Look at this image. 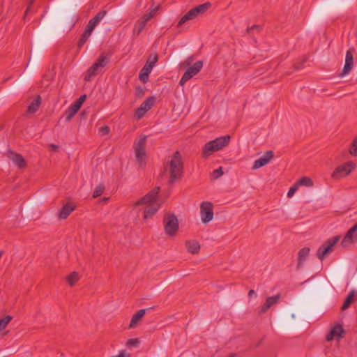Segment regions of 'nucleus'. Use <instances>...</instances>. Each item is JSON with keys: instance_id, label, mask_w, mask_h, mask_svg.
<instances>
[{"instance_id": "1", "label": "nucleus", "mask_w": 357, "mask_h": 357, "mask_svg": "<svg viewBox=\"0 0 357 357\" xmlns=\"http://www.w3.org/2000/svg\"><path fill=\"white\" fill-rule=\"evenodd\" d=\"M230 139L229 135H225L207 142L203 148L202 157L207 158L213 152L222 149L229 144Z\"/></svg>"}, {"instance_id": "2", "label": "nucleus", "mask_w": 357, "mask_h": 357, "mask_svg": "<svg viewBox=\"0 0 357 357\" xmlns=\"http://www.w3.org/2000/svg\"><path fill=\"white\" fill-rule=\"evenodd\" d=\"M106 10H101L97 15H96L93 18H91L88 24L86 25L85 30L83 33L81 35V37L77 43L78 49H81L87 41L88 38L92 33L95 27L98 24V23L102 20V19L106 15Z\"/></svg>"}, {"instance_id": "3", "label": "nucleus", "mask_w": 357, "mask_h": 357, "mask_svg": "<svg viewBox=\"0 0 357 357\" xmlns=\"http://www.w3.org/2000/svg\"><path fill=\"white\" fill-rule=\"evenodd\" d=\"M111 56V53H102L94 63L87 70L84 80L89 82L92 77L97 75L108 64Z\"/></svg>"}, {"instance_id": "4", "label": "nucleus", "mask_w": 357, "mask_h": 357, "mask_svg": "<svg viewBox=\"0 0 357 357\" xmlns=\"http://www.w3.org/2000/svg\"><path fill=\"white\" fill-rule=\"evenodd\" d=\"M170 178H180L183 176V163L180 153L176 151L169 162Z\"/></svg>"}, {"instance_id": "5", "label": "nucleus", "mask_w": 357, "mask_h": 357, "mask_svg": "<svg viewBox=\"0 0 357 357\" xmlns=\"http://www.w3.org/2000/svg\"><path fill=\"white\" fill-rule=\"evenodd\" d=\"M211 6V4L210 2H206L192 8L181 18L178 22L177 26H181L186 22L194 20L198 16L204 14Z\"/></svg>"}, {"instance_id": "6", "label": "nucleus", "mask_w": 357, "mask_h": 357, "mask_svg": "<svg viewBox=\"0 0 357 357\" xmlns=\"http://www.w3.org/2000/svg\"><path fill=\"white\" fill-rule=\"evenodd\" d=\"M340 238L341 236L340 235H337L325 241L317 250V258L323 261L328 254L333 251L334 247L340 240Z\"/></svg>"}, {"instance_id": "7", "label": "nucleus", "mask_w": 357, "mask_h": 357, "mask_svg": "<svg viewBox=\"0 0 357 357\" xmlns=\"http://www.w3.org/2000/svg\"><path fill=\"white\" fill-rule=\"evenodd\" d=\"M164 229L168 236H174L178 230V220L172 213H166L163 219Z\"/></svg>"}, {"instance_id": "8", "label": "nucleus", "mask_w": 357, "mask_h": 357, "mask_svg": "<svg viewBox=\"0 0 357 357\" xmlns=\"http://www.w3.org/2000/svg\"><path fill=\"white\" fill-rule=\"evenodd\" d=\"M146 135H141L137 142L134 144L135 158L140 166L146 164V151L145 146L146 143Z\"/></svg>"}, {"instance_id": "9", "label": "nucleus", "mask_w": 357, "mask_h": 357, "mask_svg": "<svg viewBox=\"0 0 357 357\" xmlns=\"http://www.w3.org/2000/svg\"><path fill=\"white\" fill-rule=\"evenodd\" d=\"M158 60V56L157 54H154L153 56L150 55L148 58L145 65L142 68L139 78L141 82L143 83H146L149 79V75L150 73L151 72L153 66H155V63Z\"/></svg>"}, {"instance_id": "10", "label": "nucleus", "mask_w": 357, "mask_h": 357, "mask_svg": "<svg viewBox=\"0 0 357 357\" xmlns=\"http://www.w3.org/2000/svg\"><path fill=\"white\" fill-rule=\"evenodd\" d=\"M86 99V95H82L76 101H75L65 112L63 116L66 118V121H70L77 112L81 108L82 104Z\"/></svg>"}, {"instance_id": "11", "label": "nucleus", "mask_w": 357, "mask_h": 357, "mask_svg": "<svg viewBox=\"0 0 357 357\" xmlns=\"http://www.w3.org/2000/svg\"><path fill=\"white\" fill-rule=\"evenodd\" d=\"M160 188L159 186L155 187L151 191H149L146 195L140 198L135 203V206H139L143 204H158L157 199Z\"/></svg>"}, {"instance_id": "12", "label": "nucleus", "mask_w": 357, "mask_h": 357, "mask_svg": "<svg viewBox=\"0 0 357 357\" xmlns=\"http://www.w3.org/2000/svg\"><path fill=\"white\" fill-rule=\"evenodd\" d=\"M354 162L349 161L335 168L332 174L333 178H340L347 176L350 172L355 168Z\"/></svg>"}, {"instance_id": "13", "label": "nucleus", "mask_w": 357, "mask_h": 357, "mask_svg": "<svg viewBox=\"0 0 357 357\" xmlns=\"http://www.w3.org/2000/svg\"><path fill=\"white\" fill-rule=\"evenodd\" d=\"M203 61H198L194 65L189 66L183 75L180 82V85H183L187 81L190 79L193 76L196 75L202 68Z\"/></svg>"}, {"instance_id": "14", "label": "nucleus", "mask_w": 357, "mask_h": 357, "mask_svg": "<svg viewBox=\"0 0 357 357\" xmlns=\"http://www.w3.org/2000/svg\"><path fill=\"white\" fill-rule=\"evenodd\" d=\"M213 204L210 202H203L200 205L201 219L204 223L211 221L213 218Z\"/></svg>"}, {"instance_id": "15", "label": "nucleus", "mask_w": 357, "mask_h": 357, "mask_svg": "<svg viewBox=\"0 0 357 357\" xmlns=\"http://www.w3.org/2000/svg\"><path fill=\"white\" fill-rule=\"evenodd\" d=\"M76 207V204L70 199H69L68 201L63 205L61 210L58 212L57 215L59 219H66L71 214V213L75 210Z\"/></svg>"}, {"instance_id": "16", "label": "nucleus", "mask_w": 357, "mask_h": 357, "mask_svg": "<svg viewBox=\"0 0 357 357\" xmlns=\"http://www.w3.org/2000/svg\"><path fill=\"white\" fill-rule=\"evenodd\" d=\"M353 52H354V49L351 48L348 50L346 53L345 58V64L343 67L342 73L340 74V77H344L346 75L349 74L354 66V56Z\"/></svg>"}, {"instance_id": "17", "label": "nucleus", "mask_w": 357, "mask_h": 357, "mask_svg": "<svg viewBox=\"0 0 357 357\" xmlns=\"http://www.w3.org/2000/svg\"><path fill=\"white\" fill-rule=\"evenodd\" d=\"M7 157L20 169L24 168L26 166V162L23 156L12 150L7 151Z\"/></svg>"}, {"instance_id": "18", "label": "nucleus", "mask_w": 357, "mask_h": 357, "mask_svg": "<svg viewBox=\"0 0 357 357\" xmlns=\"http://www.w3.org/2000/svg\"><path fill=\"white\" fill-rule=\"evenodd\" d=\"M274 156V153L272 151H267L264 154L257 159L252 166L253 169H259L266 165Z\"/></svg>"}, {"instance_id": "19", "label": "nucleus", "mask_w": 357, "mask_h": 357, "mask_svg": "<svg viewBox=\"0 0 357 357\" xmlns=\"http://www.w3.org/2000/svg\"><path fill=\"white\" fill-rule=\"evenodd\" d=\"M356 233V238H357V223L351 227L345 234L343 240L341 242V245L343 248L347 247L349 245L354 243V234Z\"/></svg>"}, {"instance_id": "20", "label": "nucleus", "mask_w": 357, "mask_h": 357, "mask_svg": "<svg viewBox=\"0 0 357 357\" xmlns=\"http://www.w3.org/2000/svg\"><path fill=\"white\" fill-rule=\"evenodd\" d=\"M345 333L342 326L340 324L335 325L329 333L327 334L326 339L327 341H331L336 337L337 340L342 338V335Z\"/></svg>"}, {"instance_id": "21", "label": "nucleus", "mask_w": 357, "mask_h": 357, "mask_svg": "<svg viewBox=\"0 0 357 357\" xmlns=\"http://www.w3.org/2000/svg\"><path fill=\"white\" fill-rule=\"evenodd\" d=\"M280 298V294H278L273 296L268 297L266 300V302L264 303L262 306L259 310V314L265 313L271 306L274 304L277 303Z\"/></svg>"}, {"instance_id": "22", "label": "nucleus", "mask_w": 357, "mask_h": 357, "mask_svg": "<svg viewBox=\"0 0 357 357\" xmlns=\"http://www.w3.org/2000/svg\"><path fill=\"white\" fill-rule=\"evenodd\" d=\"M311 187L313 185L312 180H298L288 191L287 197H291L300 186Z\"/></svg>"}, {"instance_id": "23", "label": "nucleus", "mask_w": 357, "mask_h": 357, "mask_svg": "<svg viewBox=\"0 0 357 357\" xmlns=\"http://www.w3.org/2000/svg\"><path fill=\"white\" fill-rule=\"evenodd\" d=\"M144 211V219L151 218L160 208V204H147Z\"/></svg>"}, {"instance_id": "24", "label": "nucleus", "mask_w": 357, "mask_h": 357, "mask_svg": "<svg viewBox=\"0 0 357 357\" xmlns=\"http://www.w3.org/2000/svg\"><path fill=\"white\" fill-rule=\"evenodd\" d=\"M185 247L188 252L193 255L197 254L200 250V245L195 240L187 241L185 242Z\"/></svg>"}, {"instance_id": "25", "label": "nucleus", "mask_w": 357, "mask_h": 357, "mask_svg": "<svg viewBox=\"0 0 357 357\" xmlns=\"http://www.w3.org/2000/svg\"><path fill=\"white\" fill-rule=\"evenodd\" d=\"M146 313L145 309H141L138 310L135 314H134L132 317L130 323L129 324L130 328H133L135 327L136 324L141 320V319L144 316Z\"/></svg>"}, {"instance_id": "26", "label": "nucleus", "mask_w": 357, "mask_h": 357, "mask_svg": "<svg viewBox=\"0 0 357 357\" xmlns=\"http://www.w3.org/2000/svg\"><path fill=\"white\" fill-rule=\"evenodd\" d=\"M41 97L40 96H37L36 98L27 107V112L29 114L35 113L38 109L41 104Z\"/></svg>"}, {"instance_id": "27", "label": "nucleus", "mask_w": 357, "mask_h": 357, "mask_svg": "<svg viewBox=\"0 0 357 357\" xmlns=\"http://www.w3.org/2000/svg\"><path fill=\"white\" fill-rule=\"evenodd\" d=\"M355 293H356L355 290L353 289L349 294V295L346 297V298L344 299V301L343 303V305L341 307L342 310H345L349 307L351 304L354 302Z\"/></svg>"}, {"instance_id": "28", "label": "nucleus", "mask_w": 357, "mask_h": 357, "mask_svg": "<svg viewBox=\"0 0 357 357\" xmlns=\"http://www.w3.org/2000/svg\"><path fill=\"white\" fill-rule=\"evenodd\" d=\"M154 96H149L140 105L145 111L148 112L153 107L155 102Z\"/></svg>"}, {"instance_id": "29", "label": "nucleus", "mask_w": 357, "mask_h": 357, "mask_svg": "<svg viewBox=\"0 0 357 357\" xmlns=\"http://www.w3.org/2000/svg\"><path fill=\"white\" fill-rule=\"evenodd\" d=\"M310 250L309 248H303L299 250L298 254V259L299 264L306 259L307 257L309 255Z\"/></svg>"}, {"instance_id": "30", "label": "nucleus", "mask_w": 357, "mask_h": 357, "mask_svg": "<svg viewBox=\"0 0 357 357\" xmlns=\"http://www.w3.org/2000/svg\"><path fill=\"white\" fill-rule=\"evenodd\" d=\"M146 24V23L141 19L138 20L135 24L134 33H135L137 36L139 35L145 27Z\"/></svg>"}, {"instance_id": "31", "label": "nucleus", "mask_w": 357, "mask_h": 357, "mask_svg": "<svg viewBox=\"0 0 357 357\" xmlns=\"http://www.w3.org/2000/svg\"><path fill=\"white\" fill-rule=\"evenodd\" d=\"M78 280L79 275L77 272H73L67 277V282L70 286H73Z\"/></svg>"}, {"instance_id": "32", "label": "nucleus", "mask_w": 357, "mask_h": 357, "mask_svg": "<svg viewBox=\"0 0 357 357\" xmlns=\"http://www.w3.org/2000/svg\"><path fill=\"white\" fill-rule=\"evenodd\" d=\"M12 319H13V317L10 315H7L5 317H3V319H0V331L4 330Z\"/></svg>"}, {"instance_id": "33", "label": "nucleus", "mask_w": 357, "mask_h": 357, "mask_svg": "<svg viewBox=\"0 0 357 357\" xmlns=\"http://www.w3.org/2000/svg\"><path fill=\"white\" fill-rule=\"evenodd\" d=\"M157 8L152 9L149 13L144 14L140 19L147 23L156 13Z\"/></svg>"}, {"instance_id": "34", "label": "nucleus", "mask_w": 357, "mask_h": 357, "mask_svg": "<svg viewBox=\"0 0 357 357\" xmlns=\"http://www.w3.org/2000/svg\"><path fill=\"white\" fill-rule=\"evenodd\" d=\"M105 188V185L102 184H100L98 186H96L93 194V197L96 198L102 195V193L104 192Z\"/></svg>"}, {"instance_id": "35", "label": "nucleus", "mask_w": 357, "mask_h": 357, "mask_svg": "<svg viewBox=\"0 0 357 357\" xmlns=\"http://www.w3.org/2000/svg\"><path fill=\"white\" fill-rule=\"evenodd\" d=\"M349 153L354 156H357V137L353 140L351 147L349 149Z\"/></svg>"}, {"instance_id": "36", "label": "nucleus", "mask_w": 357, "mask_h": 357, "mask_svg": "<svg viewBox=\"0 0 357 357\" xmlns=\"http://www.w3.org/2000/svg\"><path fill=\"white\" fill-rule=\"evenodd\" d=\"M145 92H146L145 87H143L141 86H137L135 89V95L137 98H142L144 96Z\"/></svg>"}, {"instance_id": "37", "label": "nucleus", "mask_w": 357, "mask_h": 357, "mask_svg": "<svg viewBox=\"0 0 357 357\" xmlns=\"http://www.w3.org/2000/svg\"><path fill=\"white\" fill-rule=\"evenodd\" d=\"M146 112V111L139 106V107L136 109L135 115L137 119H140L144 116Z\"/></svg>"}, {"instance_id": "38", "label": "nucleus", "mask_w": 357, "mask_h": 357, "mask_svg": "<svg viewBox=\"0 0 357 357\" xmlns=\"http://www.w3.org/2000/svg\"><path fill=\"white\" fill-rule=\"evenodd\" d=\"M223 174V170L222 167H220L217 169H215L213 171L211 176L213 177V178H218Z\"/></svg>"}, {"instance_id": "39", "label": "nucleus", "mask_w": 357, "mask_h": 357, "mask_svg": "<svg viewBox=\"0 0 357 357\" xmlns=\"http://www.w3.org/2000/svg\"><path fill=\"white\" fill-rule=\"evenodd\" d=\"M195 60V56H188L184 61H183L181 64V66H184V67H186V66H190L192 62L194 61Z\"/></svg>"}, {"instance_id": "40", "label": "nucleus", "mask_w": 357, "mask_h": 357, "mask_svg": "<svg viewBox=\"0 0 357 357\" xmlns=\"http://www.w3.org/2000/svg\"><path fill=\"white\" fill-rule=\"evenodd\" d=\"M139 344V340L137 338H131L129 339L126 343L128 347H136Z\"/></svg>"}, {"instance_id": "41", "label": "nucleus", "mask_w": 357, "mask_h": 357, "mask_svg": "<svg viewBox=\"0 0 357 357\" xmlns=\"http://www.w3.org/2000/svg\"><path fill=\"white\" fill-rule=\"evenodd\" d=\"M261 29H262V28L260 25H253L247 29V33H250L252 31H256L257 32H260L261 31Z\"/></svg>"}, {"instance_id": "42", "label": "nucleus", "mask_w": 357, "mask_h": 357, "mask_svg": "<svg viewBox=\"0 0 357 357\" xmlns=\"http://www.w3.org/2000/svg\"><path fill=\"white\" fill-rule=\"evenodd\" d=\"M306 61L305 59H303L301 62L300 63H295L294 65V68L296 70H299L301 69H302L303 68V63Z\"/></svg>"}, {"instance_id": "43", "label": "nucleus", "mask_w": 357, "mask_h": 357, "mask_svg": "<svg viewBox=\"0 0 357 357\" xmlns=\"http://www.w3.org/2000/svg\"><path fill=\"white\" fill-rule=\"evenodd\" d=\"M112 357H130V354L126 352L125 350H122L118 355Z\"/></svg>"}, {"instance_id": "44", "label": "nucleus", "mask_w": 357, "mask_h": 357, "mask_svg": "<svg viewBox=\"0 0 357 357\" xmlns=\"http://www.w3.org/2000/svg\"><path fill=\"white\" fill-rule=\"evenodd\" d=\"M49 149L50 151H58L59 147L58 145H56L54 144H50L49 145Z\"/></svg>"}, {"instance_id": "45", "label": "nucleus", "mask_w": 357, "mask_h": 357, "mask_svg": "<svg viewBox=\"0 0 357 357\" xmlns=\"http://www.w3.org/2000/svg\"><path fill=\"white\" fill-rule=\"evenodd\" d=\"M101 131L104 135H107L109 132V128L108 126H104L101 128Z\"/></svg>"}, {"instance_id": "46", "label": "nucleus", "mask_w": 357, "mask_h": 357, "mask_svg": "<svg viewBox=\"0 0 357 357\" xmlns=\"http://www.w3.org/2000/svg\"><path fill=\"white\" fill-rule=\"evenodd\" d=\"M255 294V291L253 289H250L249 291H248V296L249 297H251L252 295H254Z\"/></svg>"}, {"instance_id": "47", "label": "nucleus", "mask_w": 357, "mask_h": 357, "mask_svg": "<svg viewBox=\"0 0 357 357\" xmlns=\"http://www.w3.org/2000/svg\"><path fill=\"white\" fill-rule=\"evenodd\" d=\"M108 199H109V197H102V198L100 199L99 202H106Z\"/></svg>"}, {"instance_id": "48", "label": "nucleus", "mask_w": 357, "mask_h": 357, "mask_svg": "<svg viewBox=\"0 0 357 357\" xmlns=\"http://www.w3.org/2000/svg\"><path fill=\"white\" fill-rule=\"evenodd\" d=\"M32 3H33V1H31L30 5L27 7V8L25 11V13H24L25 15H27L28 12L29 11V9H30V7H31Z\"/></svg>"}, {"instance_id": "49", "label": "nucleus", "mask_w": 357, "mask_h": 357, "mask_svg": "<svg viewBox=\"0 0 357 357\" xmlns=\"http://www.w3.org/2000/svg\"><path fill=\"white\" fill-rule=\"evenodd\" d=\"M235 354H231L230 355H229L227 357H234L235 356Z\"/></svg>"}, {"instance_id": "50", "label": "nucleus", "mask_w": 357, "mask_h": 357, "mask_svg": "<svg viewBox=\"0 0 357 357\" xmlns=\"http://www.w3.org/2000/svg\"><path fill=\"white\" fill-rule=\"evenodd\" d=\"M300 178L305 179V178H309V177H307V176H302V177H301Z\"/></svg>"}, {"instance_id": "51", "label": "nucleus", "mask_w": 357, "mask_h": 357, "mask_svg": "<svg viewBox=\"0 0 357 357\" xmlns=\"http://www.w3.org/2000/svg\"><path fill=\"white\" fill-rule=\"evenodd\" d=\"M174 181H175V180H174V179L169 180V183H172Z\"/></svg>"}]
</instances>
